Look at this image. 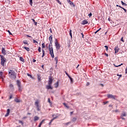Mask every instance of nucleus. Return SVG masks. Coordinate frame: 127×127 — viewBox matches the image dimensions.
Here are the masks:
<instances>
[{
  "label": "nucleus",
  "mask_w": 127,
  "mask_h": 127,
  "mask_svg": "<svg viewBox=\"0 0 127 127\" xmlns=\"http://www.w3.org/2000/svg\"><path fill=\"white\" fill-rule=\"evenodd\" d=\"M81 24L82 25H85V24H88V21H87V20H84L82 21Z\"/></svg>",
  "instance_id": "1a4fd4ad"
},
{
  "label": "nucleus",
  "mask_w": 127,
  "mask_h": 127,
  "mask_svg": "<svg viewBox=\"0 0 127 127\" xmlns=\"http://www.w3.org/2000/svg\"><path fill=\"white\" fill-rule=\"evenodd\" d=\"M23 119L24 120V119H27V117H24L23 118Z\"/></svg>",
  "instance_id": "0e129e2a"
},
{
  "label": "nucleus",
  "mask_w": 127,
  "mask_h": 127,
  "mask_svg": "<svg viewBox=\"0 0 127 127\" xmlns=\"http://www.w3.org/2000/svg\"><path fill=\"white\" fill-rule=\"evenodd\" d=\"M127 116V114H126V112H123L122 113L121 117H126Z\"/></svg>",
  "instance_id": "5701e85b"
},
{
  "label": "nucleus",
  "mask_w": 127,
  "mask_h": 127,
  "mask_svg": "<svg viewBox=\"0 0 127 127\" xmlns=\"http://www.w3.org/2000/svg\"><path fill=\"white\" fill-rule=\"evenodd\" d=\"M117 76H119L120 78H121V77H122V74H117Z\"/></svg>",
  "instance_id": "13d9d810"
},
{
  "label": "nucleus",
  "mask_w": 127,
  "mask_h": 127,
  "mask_svg": "<svg viewBox=\"0 0 127 127\" xmlns=\"http://www.w3.org/2000/svg\"><path fill=\"white\" fill-rule=\"evenodd\" d=\"M20 61H21V62H23V63H24V62H25V61H24V60L23 59V58L22 57H20V59H19Z\"/></svg>",
  "instance_id": "6ab92c4d"
},
{
  "label": "nucleus",
  "mask_w": 127,
  "mask_h": 127,
  "mask_svg": "<svg viewBox=\"0 0 127 127\" xmlns=\"http://www.w3.org/2000/svg\"><path fill=\"white\" fill-rule=\"evenodd\" d=\"M106 51H108V50L109 49V48L108 47V46H104Z\"/></svg>",
  "instance_id": "4c0bfd02"
},
{
  "label": "nucleus",
  "mask_w": 127,
  "mask_h": 127,
  "mask_svg": "<svg viewBox=\"0 0 127 127\" xmlns=\"http://www.w3.org/2000/svg\"><path fill=\"white\" fill-rule=\"evenodd\" d=\"M56 115L59 117V116L58 115V114H54L52 115L53 118H55V117H56Z\"/></svg>",
  "instance_id": "2f4dec72"
},
{
  "label": "nucleus",
  "mask_w": 127,
  "mask_h": 127,
  "mask_svg": "<svg viewBox=\"0 0 127 127\" xmlns=\"http://www.w3.org/2000/svg\"><path fill=\"white\" fill-rule=\"evenodd\" d=\"M65 74L67 76V77H70V75H69V74H68V73H67L66 71H65Z\"/></svg>",
  "instance_id": "37998d69"
},
{
  "label": "nucleus",
  "mask_w": 127,
  "mask_h": 127,
  "mask_svg": "<svg viewBox=\"0 0 127 127\" xmlns=\"http://www.w3.org/2000/svg\"><path fill=\"white\" fill-rule=\"evenodd\" d=\"M88 16H89V17H91V16H92V13H90L88 14Z\"/></svg>",
  "instance_id": "09e8293b"
},
{
  "label": "nucleus",
  "mask_w": 127,
  "mask_h": 127,
  "mask_svg": "<svg viewBox=\"0 0 127 127\" xmlns=\"http://www.w3.org/2000/svg\"><path fill=\"white\" fill-rule=\"evenodd\" d=\"M27 37H31V36H29V35H27Z\"/></svg>",
  "instance_id": "774afa93"
},
{
  "label": "nucleus",
  "mask_w": 127,
  "mask_h": 127,
  "mask_svg": "<svg viewBox=\"0 0 127 127\" xmlns=\"http://www.w3.org/2000/svg\"><path fill=\"white\" fill-rule=\"evenodd\" d=\"M9 113H10V110L9 109H8L7 110V112L5 115V117H8V115H9Z\"/></svg>",
  "instance_id": "9b49d317"
},
{
  "label": "nucleus",
  "mask_w": 127,
  "mask_h": 127,
  "mask_svg": "<svg viewBox=\"0 0 127 127\" xmlns=\"http://www.w3.org/2000/svg\"><path fill=\"white\" fill-rule=\"evenodd\" d=\"M24 49H25L27 51H30V49L29 48H27L26 47H24Z\"/></svg>",
  "instance_id": "bb28decb"
},
{
  "label": "nucleus",
  "mask_w": 127,
  "mask_h": 127,
  "mask_svg": "<svg viewBox=\"0 0 127 127\" xmlns=\"http://www.w3.org/2000/svg\"><path fill=\"white\" fill-rule=\"evenodd\" d=\"M27 75H28L29 77H32L31 75L29 74V73H27Z\"/></svg>",
  "instance_id": "052dcab7"
},
{
  "label": "nucleus",
  "mask_w": 127,
  "mask_h": 127,
  "mask_svg": "<svg viewBox=\"0 0 127 127\" xmlns=\"http://www.w3.org/2000/svg\"><path fill=\"white\" fill-rule=\"evenodd\" d=\"M68 3H69V4H70L71 5H72V4H74V3H73V2L69 1V2H68Z\"/></svg>",
  "instance_id": "58836bf2"
},
{
  "label": "nucleus",
  "mask_w": 127,
  "mask_h": 127,
  "mask_svg": "<svg viewBox=\"0 0 127 127\" xmlns=\"http://www.w3.org/2000/svg\"><path fill=\"white\" fill-rule=\"evenodd\" d=\"M108 98L109 99H113V100H117V96L116 95H113L112 94H108Z\"/></svg>",
  "instance_id": "39448f33"
},
{
  "label": "nucleus",
  "mask_w": 127,
  "mask_h": 127,
  "mask_svg": "<svg viewBox=\"0 0 127 127\" xmlns=\"http://www.w3.org/2000/svg\"><path fill=\"white\" fill-rule=\"evenodd\" d=\"M125 70H126V74H127V67L126 68Z\"/></svg>",
  "instance_id": "bf43d9fd"
},
{
  "label": "nucleus",
  "mask_w": 127,
  "mask_h": 127,
  "mask_svg": "<svg viewBox=\"0 0 127 127\" xmlns=\"http://www.w3.org/2000/svg\"><path fill=\"white\" fill-rule=\"evenodd\" d=\"M33 43H36V45H37V44H38V42H37L35 40H33Z\"/></svg>",
  "instance_id": "473e14b6"
},
{
  "label": "nucleus",
  "mask_w": 127,
  "mask_h": 127,
  "mask_svg": "<svg viewBox=\"0 0 127 127\" xmlns=\"http://www.w3.org/2000/svg\"><path fill=\"white\" fill-rule=\"evenodd\" d=\"M70 80V83H73V78H72V77H71V76H69V77H68Z\"/></svg>",
  "instance_id": "7c9ffc66"
},
{
  "label": "nucleus",
  "mask_w": 127,
  "mask_h": 127,
  "mask_svg": "<svg viewBox=\"0 0 127 127\" xmlns=\"http://www.w3.org/2000/svg\"><path fill=\"white\" fill-rule=\"evenodd\" d=\"M7 32H8L9 35H12V34H11V32H10V31L8 30V31H7Z\"/></svg>",
  "instance_id": "c03bdc74"
},
{
  "label": "nucleus",
  "mask_w": 127,
  "mask_h": 127,
  "mask_svg": "<svg viewBox=\"0 0 127 127\" xmlns=\"http://www.w3.org/2000/svg\"><path fill=\"white\" fill-rule=\"evenodd\" d=\"M69 35H70L71 38H72V30H71V29L69 30Z\"/></svg>",
  "instance_id": "cd10ccee"
},
{
  "label": "nucleus",
  "mask_w": 127,
  "mask_h": 127,
  "mask_svg": "<svg viewBox=\"0 0 127 127\" xmlns=\"http://www.w3.org/2000/svg\"><path fill=\"white\" fill-rule=\"evenodd\" d=\"M58 118H59V116H57V115H56V117H54L53 119H52L50 122H51V123H52V122H53V121H54V120H56Z\"/></svg>",
  "instance_id": "2eb2a0df"
},
{
  "label": "nucleus",
  "mask_w": 127,
  "mask_h": 127,
  "mask_svg": "<svg viewBox=\"0 0 127 127\" xmlns=\"http://www.w3.org/2000/svg\"><path fill=\"white\" fill-rule=\"evenodd\" d=\"M9 87L11 90H13V85L12 84H9Z\"/></svg>",
  "instance_id": "a878e982"
},
{
  "label": "nucleus",
  "mask_w": 127,
  "mask_h": 127,
  "mask_svg": "<svg viewBox=\"0 0 127 127\" xmlns=\"http://www.w3.org/2000/svg\"><path fill=\"white\" fill-rule=\"evenodd\" d=\"M122 8L124 10L125 12H127V9H125V8H124V7H122Z\"/></svg>",
  "instance_id": "de8ad7c7"
},
{
  "label": "nucleus",
  "mask_w": 127,
  "mask_h": 127,
  "mask_svg": "<svg viewBox=\"0 0 127 127\" xmlns=\"http://www.w3.org/2000/svg\"><path fill=\"white\" fill-rule=\"evenodd\" d=\"M44 56H45V53H43V55L42 56V58H43V57H44Z\"/></svg>",
  "instance_id": "603ef678"
},
{
  "label": "nucleus",
  "mask_w": 127,
  "mask_h": 127,
  "mask_svg": "<svg viewBox=\"0 0 127 127\" xmlns=\"http://www.w3.org/2000/svg\"><path fill=\"white\" fill-rule=\"evenodd\" d=\"M37 79L38 81L39 82L40 81H41V77L40 74H37Z\"/></svg>",
  "instance_id": "ddd939ff"
},
{
  "label": "nucleus",
  "mask_w": 127,
  "mask_h": 127,
  "mask_svg": "<svg viewBox=\"0 0 127 127\" xmlns=\"http://www.w3.org/2000/svg\"><path fill=\"white\" fill-rule=\"evenodd\" d=\"M14 101L16 103H20V100L17 98L15 99Z\"/></svg>",
  "instance_id": "4be33fe9"
},
{
  "label": "nucleus",
  "mask_w": 127,
  "mask_h": 127,
  "mask_svg": "<svg viewBox=\"0 0 127 127\" xmlns=\"http://www.w3.org/2000/svg\"><path fill=\"white\" fill-rule=\"evenodd\" d=\"M0 57L1 58V65H2V66H4V63H5V61L6 59H5V58L3 57V56H0Z\"/></svg>",
  "instance_id": "20e7f679"
},
{
  "label": "nucleus",
  "mask_w": 127,
  "mask_h": 127,
  "mask_svg": "<svg viewBox=\"0 0 127 127\" xmlns=\"http://www.w3.org/2000/svg\"><path fill=\"white\" fill-rule=\"evenodd\" d=\"M23 43L24 44H27V45H28V42H27V41H24Z\"/></svg>",
  "instance_id": "c9c22d12"
},
{
  "label": "nucleus",
  "mask_w": 127,
  "mask_h": 127,
  "mask_svg": "<svg viewBox=\"0 0 127 127\" xmlns=\"http://www.w3.org/2000/svg\"><path fill=\"white\" fill-rule=\"evenodd\" d=\"M42 48H45V44L44 43L42 44Z\"/></svg>",
  "instance_id": "e433bc0d"
},
{
  "label": "nucleus",
  "mask_w": 127,
  "mask_h": 127,
  "mask_svg": "<svg viewBox=\"0 0 127 127\" xmlns=\"http://www.w3.org/2000/svg\"><path fill=\"white\" fill-rule=\"evenodd\" d=\"M121 41H122L123 42H124V39H123V37L121 38Z\"/></svg>",
  "instance_id": "69168bd1"
},
{
  "label": "nucleus",
  "mask_w": 127,
  "mask_h": 127,
  "mask_svg": "<svg viewBox=\"0 0 127 127\" xmlns=\"http://www.w3.org/2000/svg\"><path fill=\"white\" fill-rule=\"evenodd\" d=\"M46 88V89H47V90H49L50 89L52 90V89H53V87L51 86V85H49V84H48V85H47Z\"/></svg>",
  "instance_id": "9d476101"
},
{
  "label": "nucleus",
  "mask_w": 127,
  "mask_h": 127,
  "mask_svg": "<svg viewBox=\"0 0 127 127\" xmlns=\"http://www.w3.org/2000/svg\"><path fill=\"white\" fill-rule=\"evenodd\" d=\"M121 3L122 5H125V6H127V3L124 2L123 1H121Z\"/></svg>",
  "instance_id": "393cba45"
},
{
  "label": "nucleus",
  "mask_w": 127,
  "mask_h": 127,
  "mask_svg": "<svg viewBox=\"0 0 127 127\" xmlns=\"http://www.w3.org/2000/svg\"><path fill=\"white\" fill-rule=\"evenodd\" d=\"M49 54L51 56L52 58H54V53L53 52V47H52L51 49L49 50Z\"/></svg>",
  "instance_id": "423d86ee"
},
{
  "label": "nucleus",
  "mask_w": 127,
  "mask_h": 127,
  "mask_svg": "<svg viewBox=\"0 0 127 127\" xmlns=\"http://www.w3.org/2000/svg\"><path fill=\"white\" fill-rule=\"evenodd\" d=\"M19 124H21L22 126H23L24 123L23 122H22V121L19 120Z\"/></svg>",
  "instance_id": "f704fd0d"
},
{
  "label": "nucleus",
  "mask_w": 127,
  "mask_h": 127,
  "mask_svg": "<svg viewBox=\"0 0 127 127\" xmlns=\"http://www.w3.org/2000/svg\"><path fill=\"white\" fill-rule=\"evenodd\" d=\"M37 108V111H40V109H39V106Z\"/></svg>",
  "instance_id": "4d7b16f0"
},
{
  "label": "nucleus",
  "mask_w": 127,
  "mask_h": 127,
  "mask_svg": "<svg viewBox=\"0 0 127 127\" xmlns=\"http://www.w3.org/2000/svg\"><path fill=\"white\" fill-rule=\"evenodd\" d=\"M2 74H3L2 71H0V78H2Z\"/></svg>",
  "instance_id": "72a5a7b5"
},
{
  "label": "nucleus",
  "mask_w": 127,
  "mask_h": 127,
  "mask_svg": "<svg viewBox=\"0 0 127 127\" xmlns=\"http://www.w3.org/2000/svg\"><path fill=\"white\" fill-rule=\"evenodd\" d=\"M63 105H64V107H65V108H67V109H69V107L67 105V104H66V103H64Z\"/></svg>",
  "instance_id": "c85d7f7f"
},
{
  "label": "nucleus",
  "mask_w": 127,
  "mask_h": 127,
  "mask_svg": "<svg viewBox=\"0 0 127 127\" xmlns=\"http://www.w3.org/2000/svg\"><path fill=\"white\" fill-rule=\"evenodd\" d=\"M8 74H9V77L11 79H16V73L14 72L13 70H9L8 71Z\"/></svg>",
  "instance_id": "f257e3e1"
},
{
  "label": "nucleus",
  "mask_w": 127,
  "mask_h": 127,
  "mask_svg": "<svg viewBox=\"0 0 127 127\" xmlns=\"http://www.w3.org/2000/svg\"><path fill=\"white\" fill-rule=\"evenodd\" d=\"M39 120V117H38V116H35L34 117V122H36L37 121Z\"/></svg>",
  "instance_id": "4468645a"
},
{
  "label": "nucleus",
  "mask_w": 127,
  "mask_h": 127,
  "mask_svg": "<svg viewBox=\"0 0 127 127\" xmlns=\"http://www.w3.org/2000/svg\"><path fill=\"white\" fill-rule=\"evenodd\" d=\"M108 103H109V101H107V102H104V103H103L104 105H107V104H108Z\"/></svg>",
  "instance_id": "a18cd8bd"
},
{
  "label": "nucleus",
  "mask_w": 127,
  "mask_h": 127,
  "mask_svg": "<svg viewBox=\"0 0 127 127\" xmlns=\"http://www.w3.org/2000/svg\"><path fill=\"white\" fill-rule=\"evenodd\" d=\"M52 39H53V37H52V35H51L49 38V40L50 41V43H52Z\"/></svg>",
  "instance_id": "f3484780"
},
{
  "label": "nucleus",
  "mask_w": 127,
  "mask_h": 127,
  "mask_svg": "<svg viewBox=\"0 0 127 127\" xmlns=\"http://www.w3.org/2000/svg\"><path fill=\"white\" fill-rule=\"evenodd\" d=\"M17 85L18 86V91L21 92L22 88L21 87V82L19 80H17Z\"/></svg>",
  "instance_id": "7ed1b4c3"
},
{
  "label": "nucleus",
  "mask_w": 127,
  "mask_h": 127,
  "mask_svg": "<svg viewBox=\"0 0 127 127\" xmlns=\"http://www.w3.org/2000/svg\"><path fill=\"white\" fill-rule=\"evenodd\" d=\"M57 1H58V3H60V4H61V2H60V1H59V0H58Z\"/></svg>",
  "instance_id": "e2e57ef3"
},
{
  "label": "nucleus",
  "mask_w": 127,
  "mask_h": 127,
  "mask_svg": "<svg viewBox=\"0 0 127 127\" xmlns=\"http://www.w3.org/2000/svg\"><path fill=\"white\" fill-rule=\"evenodd\" d=\"M55 46L56 47L57 50H59L61 48V45L58 43L57 39H55Z\"/></svg>",
  "instance_id": "f03ea898"
},
{
  "label": "nucleus",
  "mask_w": 127,
  "mask_h": 127,
  "mask_svg": "<svg viewBox=\"0 0 127 127\" xmlns=\"http://www.w3.org/2000/svg\"><path fill=\"white\" fill-rule=\"evenodd\" d=\"M116 6H117V7L119 6V7H120L121 8H123V7H122V6H121L118 5V4L116 5Z\"/></svg>",
  "instance_id": "864d4df0"
},
{
  "label": "nucleus",
  "mask_w": 127,
  "mask_h": 127,
  "mask_svg": "<svg viewBox=\"0 0 127 127\" xmlns=\"http://www.w3.org/2000/svg\"><path fill=\"white\" fill-rule=\"evenodd\" d=\"M69 124H71V122H68V123H66L65 125H66V126H68V125H69Z\"/></svg>",
  "instance_id": "6e6d98bb"
},
{
  "label": "nucleus",
  "mask_w": 127,
  "mask_h": 127,
  "mask_svg": "<svg viewBox=\"0 0 127 127\" xmlns=\"http://www.w3.org/2000/svg\"><path fill=\"white\" fill-rule=\"evenodd\" d=\"M119 50H120V48H119V47H116L115 48V53H118Z\"/></svg>",
  "instance_id": "f8f14e48"
},
{
  "label": "nucleus",
  "mask_w": 127,
  "mask_h": 127,
  "mask_svg": "<svg viewBox=\"0 0 127 127\" xmlns=\"http://www.w3.org/2000/svg\"><path fill=\"white\" fill-rule=\"evenodd\" d=\"M90 85V82H87L86 83V86H89Z\"/></svg>",
  "instance_id": "3c124183"
},
{
  "label": "nucleus",
  "mask_w": 127,
  "mask_h": 127,
  "mask_svg": "<svg viewBox=\"0 0 127 127\" xmlns=\"http://www.w3.org/2000/svg\"><path fill=\"white\" fill-rule=\"evenodd\" d=\"M105 56H107V57H109V55H108V54H107V53H105Z\"/></svg>",
  "instance_id": "5fc2aeb1"
},
{
  "label": "nucleus",
  "mask_w": 127,
  "mask_h": 127,
  "mask_svg": "<svg viewBox=\"0 0 127 127\" xmlns=\"http://www.w3.org/2000/svg\"><path fill=\"white\" fill-rule=\"evenodd\" d=\"M115 67H120L122 66V65H124V64H119L118 65H116L115 64H113Z\"/></svg>",
  "instance_id": "b1692460"
},
{
  "label": "nucleus",
  "mask_w": 127,
  "mask_h": 127,
  "mask_svg": "<svg viewBox=\"0 0 127 127\" xmlns=\"http://www.w3.org/2000/svg\"><path fill=\"white\" fill-rule=\"evenodd\" d=\"M38 51L39 52H41V48L40 47H39L38 49Z\"/></svg>",
  "instance_id": "ea45409f"
},
{
  "label": "nucleus",
  "mask_w": 127,
  "mask_h": 127,
  "mask_svg": "<svg viewBox=\"0 0 127 127\" xmlns=\"http://www.w3.org/2000/svg\"><path fill=\"white\" fill-rule=\"evenodd\" d=\"M1 53L2 54H3V55H6V52L5 51V49H4V48H2Z\"/></svg>",
  "instance_id": "6e6552de"
},
{
  "label": "nucleus",
  "mask_w": 127,
  "mask_h": 127,
  "mask_svg": "<svg viewBox=\"0 0 127 127\" xmlns=\"http://www.w3.org/2000/svg\"><path fill=\"white\" fill-rule=\"evenodd\" d=\"M77 119H76L75 118H74L72 119V122H76Z\"/></svg>",
  "instance_id": "79ce46f5"
},
{
  "label": "nucleus",
  "mask_w": 127,
  "mask_h": 127,
  "mask_svg": "<svg viewBox=\"0 0 127 127\" xmlns=\"http://www.w3.org/2000/svg\"><path fill=\"white\" fill-rule=\"evenodd\" d=\"M52 49V43H50L49 44V50Z\"/></svg>",
  "instance_id": "a211bd4d"
},
{
  "label": "nucleus",
  "mask_w": 127,
  "mask_h": 127,
  "mask_svg": "<svg viewBox=\"0 0 127 127\" xmlns=\"http://www.w3.org/2000/svg\"><path fill=\"white\" fill-rule=\"evenodd\" d=\"M52 82H53V79H52L51 77H49L48 85H52Z\"/></svg>",
  "instance_id": "0eeeda50"
},
{
  "label": "nucleus",
  "mask_w": 127,
  "mask_h": 127,
  "mask_svg": "<svg viewBox=\"0 0 127 127\" xmlns=\"http://www.w3.org/2000/svg\"><path fill=\"white\" fill-rule=\"evenodd\" d=\"M42 52L43 53H45V51H44V49H42Z\"/></svg>",
  "instance_id": "49530a36"
},
{
  "label": "nucleus",
  "mask_w": 127,
  "mask_h": 127,
  "mask_svg": "<svg viewBox=\"0 0 127 127\" xmlns=\"http://www.w3.org/2000/svg\"><path fill=\"white\" fill-rule=\"evenodd\" d=\"M58 86H59V82H57L55 83V88H58Z\"/></svg>",
  "instance_id": "412c9836"
},
{
  "label": "nucleus",
  "mask_w": 127,
  "mask_h": 127,
  "mask_svg": "<svg viewBox=\"0 0 127 127\" xmlns=\"http://www.w3.org/2000/svg\"><path fill=\"white\" fill-rule=\"evenodd\" d=\"M48 101L49 102V103H51V102H50V99L48 98Z\"/></svg>",
  "instance_id": "338daca9"
},
{
  "label": "nucleus",
  "mask_w": 127,
  "mask_h": 127,
  "mask_svg": "<svg viewBox=\"0 0 127 127\" xmlns=\"http://www.w3.org/2000/svg\"><path fill=\"white\" fill-rule=\"evenodd\" d=\"M55 61H56V64H57V63H58V57L55 58Z\"/></svg>",
  "instance_id": "aec40b11"
},
{
  "label": "nucleus",
  "mask_w": 127,
  "mask_h": 127,
  "mask_svg": "<svg viewBox=\"0 0 127 127\" xmlns=\"http://www.w3.org/2000/svg\"><path fill=\"white\" fill-rule=\"evenodd\" d=\"M29 2H30V4L31 5H32V3H33V2H32V0H29Z\"/></svg>",
  "instance_id": "a19ab883"
},
{
  "label": "nucleus",
  "mask_w": 127,
  "mask_h": 127,
  "mask_svg": "<svg viewBox=\"0 0 127 127\" xmlns=\"http://www.w3.org/2000/svg\"><path fill=\"white\" fill-rule=\"evenodd\" d=\"M33 62L34 63H35V62H36V60L33 59Z\"/></svg>",
  "instance_id": "680f3d73"
},
{
  "label": "nucleus",
  "mask_w": 127,
  "mask_h": 127,
  "mask_svg": "<svg viewBox=\"0 0 127 127\" xmlns=\"http://www.w3.org/2000/svg\"><path fill=\"white\" fill-rule=\"evenodd\" d=\"M115 113H120V111H119V110H116L115 111Z\"/></svg>",
  "instance_id": "8fccbe9b"
},
{
  "label": "nucleus",
  "mask_w": 127,
  "mask_h": 127,
  "mask_svg": "<svg viewBox=\"0 0 127 127\" xmlns=\"http://www.w3.org/2000/svg\"><path fill=\"white\" fill-rule=\"evenodd\" d=\"M38 104H39V102L38 101V100H36L35 103V106H36L37 107H39V105Z\"/></svg>",
  "instance_id": "dca6fc26"
},
{
  "label": "nucleus",
  "mask_w": 127,
  "mask_h": 127,
  "mask_svg": "<svg viewBox=\"0 0 127 127\" xmlns=\"http://www.w3.org/2000/svg\"><path fill=\"white\" fill-rule=\"evenodd\" d=\"M44 122H45V119H44L42 121V122L40 123V126H42V124H43V123H44Z\"/></svg>",
  "instance_id": "c756f323"
}]
</instances>
